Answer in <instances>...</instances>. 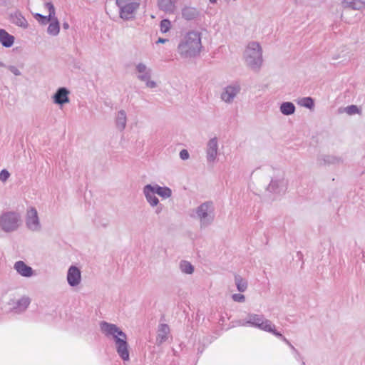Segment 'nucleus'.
Masks as SVG:
<instances>
[{"label":"nucleus","instance_id":"nucleus-1","mask_svg":"<svg viewBox=\"0 0 365 365\" xmlns=\"http://www.w3.org/2000/svg\"><path fill=\"white\" fill-rule=\"evenodd\" d=\"M100 329L108 338H111L115 342L116 351L123 361L130 359L127 335L117 325L106 322H101Z\"/></svg>","mask_w":365,"mask_h":365},{"label":"nucleus","instance_id":"nucleus-2","mask_svg":"<svg viewBox=\"0 0 365 365\" xmlns=\"http://www.w3.org/2000/svg\"><path fill=\"white\" fill-rule=\"evenodd\" d=\"M202 46L201 34L197 31H190L182 35L177 51L182 58H192L200 55Z\"/></svg>","mask_w":365,"mask_h":365},{"label":"nucleus","instance_id":"nucleus-3","mask_svg":"<svg viewBox=\"0 0 365 365\" xmlns=\"http://www.w3.org/2000/svg\"><path fill=\"white\" fill-rule=\"evenodd\" d=\"M191 218L198 221L201 229L210 226L215 218V207L213 202L206 201L189 212Z\"/></svg>","mask_w":365,"mask_h":365},{"label":"nucleus","instance_id":"nucleus-4","mask_svg":"<svg viewBox=\"0 0 365 365\" xmlns=\"http://www.w3.org/2000/svg\"><path fill=\"white\" fill-rule=\"evenodd\" d=\"M240 324L243 327H252L272 333L276 336L281 337L287 344L289 343L279 332L275 330L274 324L270 320L267 319L262 314L250 313L245 319L240 321Z\"/></svg>","mask_w":365,"mask_h":365},{"label":"nucleus","instance_id":"nucleus-5","mask_svg":"<svg viewBox=\"0 0 365 365\" xmlns=\"http://www.w3.org/2000/svg\"><path fill=\"white\" fill-rule=\"evenodd\" d=\"M288 182L284 173L279 170H273L271 180L265 188L266 195L274 200L284 195L287 190Z\"/></svg>","mask_w":365,"mask_h":365},{"label":"nucleus","instance_id":"nucleus-6","mask_svg":"<svg viewBox=\"0 0 365 365\" xmlns=\"http://www.w3.org/2000/svg\"><path fill=\"white\" fill-rule=\"evenodd\" d=\"M245 64L253 71H258L263 63L262 48L256 41L250 42L244 51Z\"/></svg>","mask_w":365,"mask_h":365},{"label":"nucleus","instance_id":"nucleus-7","mask_svg":"<svg viewBox=\"0 0 365 365\" xmlns=\"http://www.w3.org/2000/svg\"><path fill=\"white\" fill-rule=\"evenodd\" d=\"M21 225V215L17 212L8 211L0 215V227L4 232H15Z\"/></svg>","mask_w":365,"mask_h":365},{"label":"nucleus","instance_id":"nucleus-8","mask_svg":"<svg viewBox=\"0 0 365 365\" xmlns=\"http://www.w3.org/2000/svg\"><path fill=\"white\" fill-rule=\"evenodd\" d=\"M135 73L136 78L145 83L147 88H155L157 87V83L151 79L152 68L148 67L143 62H138L135 64Z\"/></svg>","mask_w":365,"mask_h":365},{"label":"nucleus","instance_id":"nucleus-9","mask_svg":"<svg viewBox=\"0 0 365 365\" xmlns=\"http://www.w3.org/2000/svg\"><path fill=\"white\" fill-rule=\"evenodd\" d=\"M116 4L120 9V16L124 20L133 18L134 12L138 9L140 4L128 0H116Z\"/></svg>","mask_w":365,"mask_h":365},{"label":"nucleus","instance_id":"nucleus-10","mask_svg":"<svg viewBox=\"0 0 365 365\" xmlns=\"http://www.w3.org/2000/svg\"><path fill=\"white\" fill-rule=\"evenodd\" d=\"M26 226L31 232L41 231V225L38 212L35 207H31L27 210L26 215Z\"/></svg>","mask_w":365,"mask_h":365},{"label":"nucleus","instance_id":"nucleus-11","mask_svg":"<svg viewBox=\"0 0 365 365\" xmlns=\"http://www.w3.org/2000/svg\"><path fill=\"white\" fill-rule=\"evenodd\" d=\"M31 303V299L27 296H23L19 299H11L8 302L9 309L14 313L24 312Z\"/></svg>","mask_w":365,"mask_h":365},{"label":"nucleus","instance_id":"nucleus-12","mask_svg":"<svg viewBox=\"0 0 365 365\" xmlns=\"http://www.w3.org/2000/svg\"><path fill=\"white\" fill-rule=\"evenodd\" d=\"M218 139L217 137L211 138L206 144V159L208 163H213L218 155Z\"/></svg>","mask_w":365,"mask_h":365},{"label":"nucleus","instance_id":"nucleus-13","mask_svg":"<svg viewBox=\"0 0 365 365\" xmlns=\"http://www.w3.org/2000/svg\"><path fill=\"white\" fill-rule=\"evenodd\" d=\"M240 90L241 88L238 83L229 85L223 89L220 98L222 101L227 103H232L235 97L240 92Z\"/></svg>","mask_w":365,"mask_h":365},{"label":"nucleus","instance_id":"nucleus-14","mask_svg":"<svg viewBox=\"0 0 365 365\" xmlns=\"http://www.w3.org/2000/svg\"><path fill=\"white\" fill-rule=\"evenodd\" d=\"M181 0H157L158 9L167 14H174L178 9Z\"/></svg>","mask_w":365,"mask_h":365},{"label":"nucleus","instance_id":"nucleus-15","mask_svg":"<svg viewBox=\"0 0 365 365\" xmlns=\"http://www.w3.org/2000/svg\"><path fill=\"white\" fill-rule=\"evenodd\" d=\"M143 193L150 207H156L160 203L158 198L156 197L157 191L155 184H148L145 185L143 188Z\"/></svg>","mask_w":365,"mask_h":365},{"label":"nucleus","instance_id":"nucleus-16","mask_svg":"<svg viewBox=\"0 0 365 365\" xmlns=\"http://www.w3.org/2000/svg\"><path fill=\"white\" fill-rule=\"evenodd\" d=\"M70 91L65 87H61L57 89L52 96L53 103L62 107L63 105L70 102Z\"/></svg>","mask_w":365,"mask_h":365},{"label":"nucleus","instance_id":"nucleus-17","mask_svg":"<svg viewBox=\"0 0 365 365\" xmlns=\"http://www.w3.org/2000/svg\"><path fill=\"white\" fill-rule=\"evenodd\" d=\"M66 279L71 287H77L81 282V272L76 266H71L67 272Z\"/></svg>","mask_w":365,"mask_h":365},{"label":"nucleus","instance_id":"nucleus-18","mask_svg":"<svg viewBox=\"0 0 365 365\" xmlns=\"http://www.w3.org/2000/svg\"><path fill=\"white\" fill-rule=\"evenodd\" d=\"M45 8L48 9V16H43L40 14L34 15L35 19L41 24L46 25L51 22L56 16V11L53 4L51 2L45 3Z\"/></svg>","mask_w":365,"mask_h":365},{"label":"nucleus","instance_id":"nucleus-19","mask_svg":"<svg viewBox=\"0 0 365 365\" xmlns=\"http://www.w3.org/2000/svg\"><path fill=\"white\" fill-rule=\"evenodd\" d=\"M170 336V327L166 324H160L158 328L156 336V344L160 346L163 343L167 341Z\"/></svg>","mask_w":365,"mask_h":365},{"label":"nucleus","instance_id":"nucleus-20","mask_svg":"<svg viewBox=\"0 0 365 365\" xmlns=\"http://www.w3.org/2000/svg\"><path fill=\"white\" fill-rule=\"evenodd\" d=\"M14 269L19 274L24 277H31L34 275V270L31 267L27 265L23 261H17L14 266Z\"/></svg>","mask_w":365,"mask_h":365},{"label":"nucleus","instance_id":"nucleus-21","mask_svg":"<svg viewBox=\"0 0 365 365\" xmlns=\"http://www.w3.org/2000/svg\"><path fill=\"white\" fill-rule=\"evenodd\" d=\"M115 123L116 128L118 130L123 131L125 128L127 124V114L124 110H120L115 113Z\"/></svg>","mask_w":365,"mask_h":365},{"label":"nucleus","instance_id":"nucleus-22","mask_svg":"<svg viewBox=\"0 0 365 365\" xmlns=\"http://www.w3.org/2000/svg\"><path fill=\"white\" fill-rule=\"evenodd\" d=\"M341 6L344 9L360 10L365 7V0H343Z\"/></svg>","mask_w":365,"mask_h":365},{"label":"nucleus","instance_id":"nucleus-23","mask_svg":"<svg viewBox=\"0 0 365 365\" xmlns=\"http://www.w3.org/2000/svg\"><path fill=\"white\" fill-rule=\"evenodd\" d=\"M200 16V11L195 7L185 6L182 9V16L187 21L197 19Z\"/></svg>","mask_w":365,"mask_h":365},{"label":"nucleus","instance_id":"nucleus-24","mask_svg":"<svg viewBox=\"0 0 365 365\" xmlns=\"http://www.w3.org/2000/svg\"><path fill=\"white\" fill-rule=\"evenodd\" d=\"M0 42L3 46L10 48L14 43V37L4 29H0Z\"/></svg>","mask_w":365,"mask_h":365},{"label":"nucleus","instance_id":"nucleus-25","mask_svg":"<svg viewBox=\"0 0 365 365\" xmlns=\"http://www.w3.org/2000/svg\"><path fill=\"white\" fill-rule=\"evenodd\" d=\"M11 21L14 24L22 28L26 29L28 27V22L21 13L16 12L11 15Z\"/></svg>","mask_w":365,"mask_h":365},{"label":"nucleus","instance_id":"nucleus-26","mask_svg":"<svg viewBox=\"0 0 365 365\" xmlns=\"http://www.w3.org/2000/svg\"><path fill=\"white\" fill-rule=\"evenodd\" d=\"M295 110V106L292 102H283L279 107L280 112L284 115L293 114Z\"/></svg>","mask_w":365,"mask_h":365},{"label":"nucleus","instance_id":"nucleus-27","mask_svg":"<svg viewBox=\"0 0 365 365\" xmlns=\"http://www.w3.org/2000/svg\"><path fill=\"white\" fill-rule=\"evenodd\" d=\"M60 31V25L59 21L57 19V17L55 16V17L53 19V20L51 21L50 24L48 25V27L47 29V32L48 34L51 36H57L59 34Z\"/></svg>","mask_w":365,"mask_h":365},{"label":"nucleus","instance_id":"nucleus-28","mask_svg":"<svg viewBox=\"0 0 365 365\" xmlns=\"http://www.w3.org/2000/svg\"><path fill=\"white\" fill-rule=\"evenodd\" d=\"M155 186L157 191V195H158L162 198L167 199L172 196L173 192L170 187L166 186L161 187L158 184H155Z\"/></svg>","mask_w":365,"mask_h":365},{"label":"nucleus","instance_id":"nucleus-29","mask_svg":"<svg viewBox=\"0 0 365 365\" xmlns=\"http://www.w3.org/2000/svg\"><path fill=\"white\" fill-rule=\"evenodd\" d=\"M235 283L239 292H244L247 290V281L243 279L240 275L236 274L235 276Z\"/></svg>","mask_w":365,"mask_h":365},{"label":"nucleus","instance_id":"nucleus-30","mask_svg":"<svg viewBox=\"0 0 365 365\" xmlns=\"http://www.w3.org/2000/svg\"><path fill=\"white\" fill-rule=\"evenodd\" d=\"M180 269L182 272L187 274H191L194 272V267L187 261L180 262Z\"/></svg>","mask_w":365,"mask_h":365},{"label":"nucleus","instance_id":"nucleus-31","mask_svg":"<svg viewBox=\"0 0 365 365\" xmlns=\"http://www.w3.org/2000/svg\"><path fill=\"white\" fill-rule=\"evenodd\" d=\"M298 104L312 110L314 107V100L310 97L303 98L298 101Z\"/></svg>","mask_w":365,"mask_h":365},{"label":"nucleus","instance_id":"nucleus-32","mask_svg":"<svg viewBox=\"0 0 365 365\" xmlns=\"http://www.w3.org/2000/svg\"><path fill=\"white\" fill-rule=\"evenodd\" d=\"M160 31L162 33H167L171 27V22L169 19H163L160 24Z\"/></svg>","mask_w":365,"mask_h":365},{"label":"nucleus","instance_id":"nucleus-33","mask_svg":"<svg viewBox=\"0 0 365 365\" xmlns=\"http://www.w3.org/2000/svg\"><path fill=\"white\" fill-rule=\"evenodd\" d=\"M345 111L349 115H354L356 113H360L361 111L359 108L355 105L349 106L345 108Z\"/></svg>","mask_w":365,"mask_h":365},{"label":"nucleus","instance_id":"nucleus-34","mask_svg":"<svg viewBox=\"0 0 365 365\" xmlns=\"http://www.w3.org/2000/svg\"><path fill=\"white\" fill-rule=\"evenodd\" d=\"M10 177V173L6 169L2 170L0 172V180L3 182H5Z\"/></svg>","mask_w":365,"mask_h":365},{"label":"nucleus","instance_id":"nucleus-35","mask_svg":"<svg viewBox=\"0 0 365 365\" xmlns=\"http://www.w3.org/2000/svg\"><path fill=\"white\" fill-rule=\"evenodd\" d=\"M232 299L236 302H244L245 301V297L242 294H234L232 295Z\"/></svg>","mask_w":365,"mask_h":365},{"label":"nucleus","instance_id":"nucleus-36","mask_svg":"<svg viewBox=\"0 0 365 365\" xmlns=\"http://www.w3.org/2000/svg\"><path fill=\"white\" fill-rule=\"evenodd\" d=\"M7 68L15 76H20L21 71L14 66H8Z\"/></svg>","mask_w":365,"mask_h":365},{"label":"nucleus","instance_id":"nucleus-37","mask_svg":"<svg viewBox=\"0 0 365 365\" xmlns=\"http://www.w3.org/2000/svg\"><path fill=\"white\" fill-rule=\"evenodd\" d=\"M189 157H190V154L187 150L183 149L180 152V158L182 160H187L189 158Z\"/></svg>","mask_w":365,"mask_h":365},{"label":"nucleus","instance_id":"nucleus-38","mask_svg":"<svg viewBox=\"0 0 365 365\" xmlns=\"http://www.w3.org/2000/svg\"><path fill=\"white\" fill-rule=\"evenodd\" d=\"M324 161L327 163H336L339 162V159L335 157L328 156L327 159H324Z\"/></svg>","mask_w":365,"mask_h":365},{"label":"nucleus","instance_id":"nucleus-39","mask_svg":"<svg viewBox=\"0 0 365 365\" xmlns=\"http://www.w3.org/2000/svg\"><path fill=\"white\" fill-rule=\"evenodd\" d=\"M167 41H168V39H167V38H159L156 43H164Z\"/></svg>","mask_w":365,"mask_h":365},{"label":"nucleus","instance_id":"nucleus-40","mask_svg":"<svg viewBox=\"0 0 365 365\" xmlns=\"http://www.w3.org/2000/svg\"><path fill=\"white\" fill-rule=\"evenodd\" d=\"M63 28L64 29H68L69 28V24H68V23H67V22H64V23L63 24Z\"/></svg>","mask_w":365,"mask_h":365},{"label":"nucleus","instance_id":"nucleus-41","mask_svg":"<svg viewBox=\"0 0 365 365\" xmlns=\"http://www.w3.org/2000/svg\"><path fill=\"white\" fill-rule=\"evenodd\" d=\"M161 212H162V207H157V209L155 210V213H156V214H159V213H160Z\"/></svg>","mask_w":365,"mask_h":365},{"label":"nucleus","instance_id":"nucleus-42","mask_svg":"<svg viewBox=\"0 0 365 365\" xmlns=\"http://www.w3.org/2000/svg\"><path fill=\"white\" fill-rule=\"evenodd\" d=\"M0 66L1 67H6L7 68V66L1 61H0Z\"/></svg>","mask_w":365,"mask_h":365},{"label":"nucleus","instance_id":"nucleus-43","mask_svg":"<svg viewBox=\"0 0 365 365\" xmlns=\"http://www.w3.org/2000/svg\"><path fill=\"white\" fill-rule=\"evenodd\" d=\"M211 4H215L217 0H209Z\"/></svg>","mask_w":365,"mask_h":365},{"label":"nucleus","instance_id":"nucleus-44","mask_svg":"<svg viewBox=\"0 0 365 365\" xmlns=\"http://www.w3.org/2000/svg\"><path fill=\"white\" fill-rule=\"evenodd\" d=\"M302 365H305L304 362L302 363Z\"/></svg>","mask_w":365,"mask_h":365}]
</instances>
